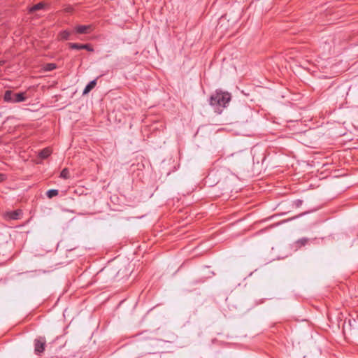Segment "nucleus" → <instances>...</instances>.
Instances as JSON below:
<instances>
[{
	"label": "nucleus",
	"instance_id": "nucleus-1",
	"mask_svg": "<svg viewBox=\"0 0 358 358\" xmlns=\"http://www.w3.org/2000/svg\"><path fill=\"white\" fill-rule=\"evenodd\" d=\"M231 100V94L228 92L217 90L210 98V104L215 108L218 113L225 108Z\"/></svg>",
	"mask_w": 358,
	"mask_h": 358
},
{
	"label": "nucleus",
	"instance_id": "nucleus-2",
	"mask_svg": "<svg viewBox=\"0 0 358 358\" xmlns=\"http://www.w3.org/2000/svg\"><path fill=\"white\" fill-rule=\"evenodd\" d=\"M26 99L25 92L13 93L11 90H6L3 96V100L10 103H20Z\"/></svg>",
	"mask_w": 358,
	"mask_h": 358
},
{
	"label": "nucleus",
	"instance_id": "nucleus-3",
	"mask_svg": "<svg viewBox=\"0 0 358 358\" xmlns=\"http://www.w3.org/2000/svg\"><path fill=\"white\" fill-rule=\"evenodd\" d=\"M46 340L45 337H38L34 340V352L36 355H41L45 350Z\"/></svg>",
	"mask_w": 358,
	"mask_h": 358
},
{
	"label": "nucleus",
	"instance_id": "nucleus-4",
	"mask_svg": "<svg viewBox=\"0 0 358 358\" xmlns=\"http://www.w3.org/2000/svg\"><path fill=\"white\" fill-rule=\"evenodd\" d=\"M22 211L20 209H17L13 211L6 212L5 213V218L8 220H17L22 217Z\"/></svg>",
	"mask_w": 358,
	"mask_h": 358
},
{
	"label": "nucleus",
	"instance_id": "nucleus-5",
	"mask_svg": "<svg viewBox=\"0 0 358 358\" xmlns=\"http://www.w3.org/2000/svg\"><path fill=\"white\" fill-rule=\"evenodd\" d=\"M69 45L71 49H74V50H86L89 52L94 51L93 48L90 44H80V43H70L69 44Z\"/></svg>",
	"mask_w": 358,
	"mask_h": 358
},
{
	"label": "nucleus",
	"instance_id": "nucleus-6",
	"mask_svg": "<svg viewBox=\"0 0 358 358\" xmlns=\"http://www.w3.org/2000/svg\"><path fill=\"white\" fill-rule=\"evenodd\" d=\"M92 30V25L87 24V25H78L75 27L74 31L76 34H88L91 32Z\"/></svg>",
	"mask_w": 358,
	"mask_h": 358
},
{
	"label": "nucleus",
	"instance_id": "nucleus-7",
	"mask_svg": "<svg viewBox=\"0 0 358 358\" xmlns=\"http://www.w3.org/2000/svg\"><path fill=\"white\" fill-rule=\"evenodd\" d=\"M45 7V3L43 2L38 3L33 6L29 8L28 11L29 13H33L37 10L44 9Z\"/></svg>",
	"mask_w": 358,
	"mask_h": 358
},
{
	"label": "nucleus",
	"instance_id": "nucleus-8",
	"mask_svg": "<svg viewBox=\"0 0 358 358\" xmlns=\"http://www.w3.org/2000/svg\"><path fill=\"white\" fill-rule=\"evenodd\" d=\"M96 85V80L90 81L85 87L83 94H86L89 93Z\"/></svg>",
	"mask_w": 358,
	"mask_h": 358
},
{
	"label": "nucleus",
	"instance_id": "nucleus-9",
	"mask_svg": "<svg viewBox=\"0 0 358 358\" xmlns=\"http://www.w3.org/2000/svg\"><path fill=\"white\" fill-rule=\"evenodd\" d=\"M51 152V150L49 148H46L39 152L38 156L41 159H46L50 155Z\"/></svg>",
	"mask_w": 358,
	"mask_h": 358
},
{
	"label": "nucleus",
	"instance_id": "nucleus-10",
	"mask_svg": "<svg viewBox=\"0 0 358 358\" xmlns=\"http://www.w3.org/2000/svg\"><path fill=\"white\" fill-rule=\"evenodd\" d=\"M71 35V32L68 30H64L60 32L59 36L62 40H68L69 39Z\"/></svg>",
	"mask_w": 358,
	"mask_h": 358
},
{
	"label": "nucleus",
	"instance_id": "nucleus-11",
	"mask_svg": "<svg viewBox=\"0 0 358 358\" xmlns=\"http://www.w3.org/2000/svg\"><path fill=\"white\" fill-rule=\"evenodd\" d=\"M58 194H59V191L57 189H49L46 192V195L49 199H52V197L57 196Z\"/></svg>",
	"mask_w": 358,
	"mask_h": 358
},
{
	"label": "nucleus",
	"instance_id": "nucleus-12",
	"mask_svg": "<svg viewBox=\"0 0 358 358\" xmlns=\"http://www.w3.org/2000/svg\"><path fill=\"white\" fill-rule=\"evenodd\" d=\"M60 178L64 179L69 178V171L67 168H64L60 173Z\"/></svg>",
	"mask_w": 358,
	"mask_h": 358
},
{
	"label": "nucleus",
	"instance_id": "nucleus-13",
	"mask_svg": "<svg viewBox=\"0 0 358 358\" xmlns=\"http://www.w3.org/2000/svg\"><path fill=\"white\" fill-rule=\"evenodd\" d=\"M309 239L307 238H302L299 239L297 243H299L301 245H305L308 242Z\"/></svg>",
	"mask_w": 358,
	"mask_h": 358
},
{
	"label": "nucleus",
	"instance_id": "nucleus-14",
	"mask_svg": "<svg viewBox=\"0 0 358 358\" xmlns=\"http://www.w3.org/2000/svg\"><path fill=\"white\" fill-rule=\"evenodd\" d=\"M56 69V64L53 63H50L47 64L46 70L52 71Z\"/></svg>",
	"mask_w": 358,
	"mask_h": 358
},
{
	"label": "nucleus",
	"instance_id": "nucleus-15",
	"mask_svg": "<svg viewBox=\"0 0 358 358\" xmlns=\"http://www.w3.org/2000/svg\"><path fill=\"white\" fill-rule=\"evenodd\" d=\"M7 179V176L4 173H0V182L5 181Z\"/></svg>",
	"mask_w": 358,
	"mask_h": 358
},
{
	"label": "nucleus",
	"instance_id": "nucleus-16",
	"mask_svg": "<svg viewBox=\"0 0 358 358\" xmlns=\"http://www.w3.org/2000/svg\"><path fill=\"white\" fill-rule=\"evenodd\" d=\"M303 203V201L302 200H300V199H297L294 201V203L296 205V207H299L301 206V205Z\"/></svg>",
	"mask_w": 358,
	"mask_h": 358
},
{
	"label": "nucleus",
	"instance_id": "nucleus-17",
	"mask_svg": "<svg viewBox=\"0 0 358 358\" xmlns=\"http://www.w3.org/2000/svg\"><path fill=\"white\" fill-rule=\"evenodd\" d=\"M345 328H346V322L345 321L344 324H343V329L345 330Z\"/></svg>",
	"mask_w": 358,
	"mask_h": 358
},
{
	"label": "nucleus",
	"instance_id": "nucleus-18",
	"mask_svg": "<svg viewBox=\"0 0 358 358\" xmlns=\"http://www.w3.org/2000/svg\"><path fill=\"white\" fill-rule=\"evenodd\" d=\"M348 325H349V326H351V320H348Z\"/></svg>",
	"mask_w": 358,
	"mask_h": 358
}]
</instances>
